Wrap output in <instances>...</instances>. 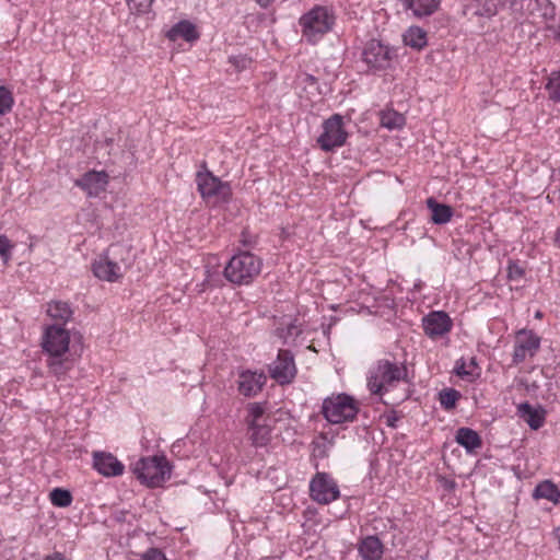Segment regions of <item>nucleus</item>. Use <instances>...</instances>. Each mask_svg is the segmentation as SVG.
<instances>
[{"label": "nucleus", "instance_id": "f3484780", "mask_svg": "<svg viewBox=\"0 0 560 560\" xmlns=\"http://www.w3.org/2000/svg\"><path fill=\"white\" fill-rule=\"evenodd\" d=\"M92 269L95 277L109 282L116 281L122 276L121 267L107 257L95 261Z\"/></svg>", "mask_w": 560, "mask_h": 560}, {"label": "nucleus", "instance_id": "c03bdc74", "mask_svg": "<svg viewBox=\"0 0 560 560\" xmlns=\"http://www.w3.org/2000/svg\"><path fill=\"white\" fill-rule=\"evenodd\" d=\"M255 1H256V3H257L259 7H261V8L266 9V8H268V7H269V5H270L275 0H255Z\"/></svg>", "mask_w": 560, "mask_h": 560}, {"label": "nucleus", "instance_id": "a18cd8bd", "mask_svg": "<svg viewBox=\"0 0 560 560\" xmlns=\"http://www.w3.org/2000/svg\"><path fill=\"white\" fill-rule=\"evenodd\" d=\"M396 420H397L396 416H388L387 420H386L387 425L392 427V428H395L396 427Z\"/></svg>", "mask_w": 560, "mask_h": 560}, {"label": "nucleus", "instance_id": "f8f14e48", "mask_svg": "<svg viewBox=\"0 0 560 560\" xmlns=\"http://www.w3.org/2000/svg\"><path fill=\"white\" fill-rule=\"evenodd\" d=\"M69 331L59 325L48 326L45 330L43 348L49 355L65 354L69 349Z\"/></svg>", "mask_w": 560, "mask_h": 560}, {"label": "nucleus", "instance_id": "412c9836", "mask_svg": "<svg viewBox=\"0 0 560 560\" xmlns=\"http://www.w3.org/2000/svg\"><path fill=\"white\" fill-rule=\"evenodd\" d=\"M47 314L56 322L54 325L62 327V325L71 319L73 311L67 302L52 301L48 304Z\"/></svg>", "mask_w": 560, "mask_h": 560}, {"label": "nucleus", "instance_id": "49530a36", "mask_svg": "<svg viewBox=\"0 0 560 560\" xmlns=\"http://www.w3.org/2000/svg\"><path fill=\"white\" fill-rule=\"evenodd\" d=\"M555 243L558 247H560V226L558 228V230L556 231V235H555Z\"/></svg>", "mask_w": 560, "mask_h": 560}, {"label": "nucleus", "instance_id": "c756f323", "mask_svg": "<svg viewBox=\"0 0 560 560\" xmlns=\"http://www.w3.org/2000/svg\"><path fill=\"white\" fill-rule=\"evenodd\" d=\"M478 369L475 358L470 359L469 364H466V362L463 359H459L456 361L455 365V373L462 377H475L478 376V373L476 370Z\"/></svg>", "mask_w": 560, "mask_h": 560}, {"label": "nucleus", "instance_id": "473e14b6", "mask_svg": "<svg viewBox=\"0 0 560 560\" xmlns=\"http://www.w3.org/2000/svg\"><path fill=\"white\" fill-rule=\"evenodd\" d=\"M381 122L387 129L400 128L405 125V117L396 112H387L382 115Z\"/></svg>", "mask_w": 560, "mask_h": 560}, {"label": "nucleus", "instance_id": "bb28decb", "mask_svg": "<svg viewBox=\"0 0 560 560\" xmlns=\"http://www.w3.org/2000/svg\"><path fill=\"white\" fill-rule=\"evenodd\" d=\"M534 497L558 503L560 499V490L551 481L545 480L536 486Z\"/></svg>", "mask_w": 560, "mask_h": 560}, {"label": "nucleus", "instance_id": "5701e85b", "mask_svg": "<svg viewBox=\"0 0 560 560\" xmlns=\"http://www.w3.org/2000/svg\"><path fill=\"white\" fill-rule=\"evenodd\" d=\"M455 440L459 445L465 447L467 452H472L482 444L479 434L469 428H459L456 431Z\"/></svg>", "mask_w": 560, "mask_h": 560}, {"label": "nucleus", "instance_id": "b1692460", "mask_svg": "<svg viewBox=\"0 0 560 560\" xmlns=\"http://www.w3.org/2000/svg\"><path fill=\"white\" fill-rule=\"evenodd\" d=\"M168 37L171 39L182 37L187 42H194L198 39L199 34L192 23L189 21H180L171 28Z\"/></svg>", "mask_w": 560, "mask_h": 560}, {"label": "nucleus", "instance_id": "4468645a", "mask_svg": "<svg viewBox=\"0 0 560 560\" xmlns=\"http://www.w3.org/2000/svg\"><path fill=\"white\" fill-rule=\"evenodd\" d=\"M452 328V320L445 312H431L423 318V329L431 338L445 335Z\"/></svg>", "mask_w": 560, "mask_h": 560}, {"label": "nucleus", "instance_id": "dca6fc26", "mask_svg": "<svg viewBox=\"0 0 560 560\" xmlns=\"http://www.w3.org/2000/svg\"><path fill=\"white\" fill-rule=\"evenodd\" d=\"M266 375L252 371H243L238 375V392L245 397L257 395L266 384Z\"/></svg>", "mask_w": 560, "mask_h": 560}, {"label": "nucleus", "instance_id": "9d476101", "mask_svg": "<svg viewBox=\"0 0 560 560\" xmlns=\"http://www.w3.org/2000/svg\"><path fill=\"white\" fill-rule=\"evenodd\" d=\"M268 371L270 377L278 384H290L298 372L293 353L290 350L280 349L277 359L269 364Z\"/></svg>", "mask_w": 560, "mask_h": 560}, {"label": "nucleus", "instance_id": "f03ea898", "mask_svg": "<svg viewBox=\"0 0 560 560\" xmlns=\"http://www.w3.org/2000/svg\"><path fill=\"white\" fill-rule=\"evenodd\" d=\"M262 261L249 252H241L234 255L224 268V277L236 285H247L261 271Z\"/></svg>", "mask_w": 560, "mask_h": 560}, {"label": "nucleus", "instance_id": "20e7f679", "mask_svg": "<svg viewBox=\"0 0 560 560\" xmlns=\"http://www.w3.org/2000/svg\"><path fill=\"white\" fill-rule=\"evenodd\" d=\"M334 23V15L327 8L320 5L314 7L299 20L302 35L312 44H315L324 34L328 33Z\"/></svg>", "mask_w": 560, "mask_h": 560}, {"label": "nucleus", "instance_id": "2eb2a0df", "mask_svg": "<svg viewBox=\"0 0 560 560\" xmlns=\"http://www.w3.org/2000/svg\"><path fill=\"white\" fill-rule=\"evenodd\" d=\"M74 184L85 190L90 197H96L106 189L108 175L105 172L90 171Z\"/></svg>", "mask_w": 560, "mask_h": 560}, {"label": "nucleus", "instance_id": "7c9ffc66", "mask_svg": "<svg viewBox=\"0 0 560 560\" xmlns=\"http://www.w3.org/2000/svg\"><path fill=\"white\" fill-rule=\"evenodd\" d=\"M439 395L441 406L446 410L453 409L456 401L460 398V393L454 388H445Z\"/></svg>", "mask_w": 560, "mask_h": 560}, {"label": "nucleus", "instance_id": "e433bc0d", "mask_svg": "<svg viewBox=\"0 0 560 560\" xmlns=\"http://www.w3.org/2000/svg\"><path fill=\"white\" fill-rule=\"evenodd\" d=\"M152 2L153 0H127L129 9L137 13L148 12Z\"/></svg>", "mask_w": 560, "mask_h": 560}, {"label": "nucleus", "instance_id": "f257e3e1", "mask_svg": "<svg viewBox=\"0 0 560 560\" xmlns=\"http://www.w3.org/2000/svg\"><path fill=\"white\" fill-rule=\"evenodd\" d=\"M407 376L406 365L380 360L369 371L368 387L372 394L383 395L398 383L407 382Z\"/></svg>", "mask_w": 560, "mask_h": 560}, {"label": "nucleus", "instance_id": "ddd939ff", "mask_svg": "<svg viewBox=\"0 0 560 560\" xmlns=\"http://www.w3.org/2000/svg\"><path fill=\"white\" fill-rule=\"evenodd\" d=\"M93 467L105 477H115L124 474L125 466L110 453L95 452Z\"/></svg>", "mask_w": 560, "mask_h": 560}, {"label": "nucleus", "instance_id": "6e6552de", "mask_svg": "<svg viewBox=\"0 0 560 560\" xmlns=\"http://www.w3.org/2000/svg\"><path fill=\"white\" fill-rule=\"evenodd\" d=\"M310 497L318 504H329L340 497V490L329 474L316 472L310 482Z\"/></svg>", "mask_w": 560, "mask_h": 560}, {"label": "nucleus", "instance_id": "cd10ccee", "mask_svg": "<svg viewBox=\"0 0 560 560\" xmlns=\"http://www.w3.org/2000/svg\"><path fill=\"white\" fill-rule=\"evenodd\" d=\"M250 440L255 446H265L270 440V428L266 423L250 424Z\"/></svg>", "mask_w": 560, "mask_h": 560}, {"label": "nucleus", "instance_id": "de8ad7c7", "mask_svg": "<svg viewBox=\"0 0 560 560\" xmlns=\"http://www.w3.org/2000/svg\"><path fill=\"white\" fill-rule=\"evenodd\" d=\"M540 316H541L540 312H537L536 317H540Z\"/></svg>", "mask_w": 560, "mask_h": 560}, {"label": "nucleus", "instance_id": "423d86ee", "mask_svg": "<svg viewBox=\"0 0 560 560\" xmlns=\"http://www.w3.org/2000/svg\"><path fill=\"white\" fill-rule=\"evenodd\" d=\"M196 183L201 197L213 205L225 202L231 197V187L226 182H222L211 172H198Z\"/></svg>", "mask_w": 560, "mask_h": 560}, {"label": "nucleus", "instance_id": "6ab92c4d", "mask_svg": "<svg viewBox=\"0 0 560 560\" xmlns=\"http://www.w3.org/2000/svg\"><path fill=\"white\" fill-rule=\"evenodd\" d=\"M518 416L533 430L540 429L546 419V411L541 407H534L529 402H523L517 407Z\"/></svg>", "mask_w": 560, "mask_h": 560}, {"label": "nucleus", "instance_id": "9b49d317", "mask_svg": "<svg viewBox=\"0 0 560 560\" xmlns=\"http://www.w3.org/2000/svg\"><path fill=\"white\" fill-rule=\"evenodd\" d=\"M540 348V338L533 331L521 329L516 332L513 364L517 365L524 362L527 358H533Z\"/></svg>", "mask_w": 560, "mask_h": 560}, {"label": "nucleus", "instance_id": "a878e982", "mask_svg": "<svg viewBox=\"0 0 560 560\" xmlns=\"http://www.w3.org/2000/svg\"><path fill=\"white\" fill-rule=\"evenodd\" d=\"M404 43L411 48L420 50L427 45V33L419 26H411L404 34Z\"/></svg>", "mask_w": 560, "mask_h": 560}, {"label": "nucleus", "instance_id": "39448f33", "mask_svg": "<svg viewBox=\"0 0 560 560\" xmlns=\"http://www.w3.org/2000/svg\"><path fill=\"white\" fill-rule=\"evenodd\" d=\"M133 474L144 485L158 487L171 475V468L164 456L143 457L132 468Z\"/></svg>", "mask_w": 560, "mask_h": 560}, {"label": "nucleus", "instance_id": "4be33fe9", "mask_svg": "<svg viewBox=\"0 0 560 560\" xmlns=\"http://www.w3.org/2000/svg\"><path fill=\"white\" fill-rule=\"evenodd\" d=\"M427 206L431 210V220L435 224H445L453 217V208L451 206L439 203L434 198L427 200Z\"/></svg>", "mask_w": 560, "mask_h": 560}, {"label": "nucleus", "instance_id": "0eeeda50", "mask_svg": "<svg viewBox=\"0 0 560 560\" xmlns=\"http://www.w3.org/2000/svg\"><path fill=\"white\" fill-rule=\"evenodd\" d=\"M396 51L380 40L368 42L362 50V60L372 71H382L390 68Z\"/></svg>", "mask_w": 560, "mask_h": 560}, {"label": "nucleus", "instance_id": "aec40b11", "mask_svg": "<svg viewBox=\"0 0 560 560\" xmlns=\"http://www.w3.org/2000/svg\"><path fill=\"white\" fill-rule=\"evenodd\" d=\"M359 552L364 560H380L383 555V544L377 536H368L360 542Z\"/></svg>", "mask_w": 560, "mask_h": 560}, {"label": "nucleus", "instance_id": "c9c22d12", "mask_svg": "<svg viewBox=\"0 0 560 560\" xmlns=\"http://www.w3.org/2000/svg\"><path fill=\"white\" fill-rule=\"evenodd\" d=\"M276 332L279 338L287 342L289 338L299 336L301 329L294 323H290L285 327L277 328Z\"/></svg>", "mask_w": 560, "mask_h": 560}, {"label": "nucleus", "instance_id": "7ed1b4c3", "mask_svg": "<svg viewBox=\"0 0 560 560\" xmlns=\"http://www.w3.org/2000/svg\"><path fill=\"white\" fill-rule=\"evenodd\" d=\"M358 412V401L345 393L325 398L322 406L324 418L332 424L352 422Z\"/></svg>", "mask_w": 560, "mask_h": 560}, {"label": "nucleus", "instance_id": "ea45409f", "mask_svg": "<svg viewBox=\"0 0 560 560\" xmlns=\"http://www.w3.org/2000/svg\"><path fill=\"white\" fill-rule=\"evenodd\" d=\"M230 61L238 69H246L247 66L252 62V60L245 56H233L230 58Z\"/></svg>", "mask_w": 560, "mask_h": 560}, {"label": "nucleus", "instance_id": "37998d69", "mask_svg": "<svg viewBox=\"0 0 560 560\" xmlns=\"http://www.w3.org/2000/svg\"><path fill=\"white\" fill-rule=\"evenodd\" d=\"M306 84L308 85H314L317 83V79L312 75V74H304V80H303Z\"/></svg>", "mask_w": 560, "mask_h": 560}, {"label": "nucleus", "instance_id": "1a4fd4ad", "mask_svg": "<svg viewBox=\"0 0 560 560\" xmlns=\"http://www.w3.org/2000/svg\"><path fill=\"white\" fill-rule=\"evenodd\" d=\"M346 139L347 132L343 129L342 117L335 114L324 121L323 133L318 137L317 142L324 151L328 152L343 145Z\"/></svg>", "mask_w": 560, "mask_h": 560}, {"label": "nucleus", "instance_id": "2f4dec72", "mask_svg": "<svg viewBox=\"0 0 560 560\" xmlns=\"http://www.w3.org/2000/svg\"><path fill=\"white\" fill-rule=\"evenodd\" d=\"M546 90L551 101L560 102V70L550 74Z\"/></svg>", "mask_w": 560, "mask_h": 560}, {"label": "nucleus", "instance_id": "a19ab883", "mask_svg": "<svg viewBox=\"0 0 560 560\" xmlns=\"http://www.w3.org/2000/svg\"><path fill=\"white\" fill-rule=\"evenodd\" d=\"M544 18L551 19V20L555 18V7L551 3L546 5L545 12H544Z\"/></svg>", "mask_w": 560, "mask_h": 560}, {"label": "nucleus", "instance_id": "4c0bfd02", "mask_svg": "<svg viewBox=\"0 0 560 560\" xmlns=\"http://www.w3.org/2000/svg\"><path fill=\"white\" fill-rule=\"evenodd\" d=\"M13 245L10 243L9 238L4 235H0V256L8 260L11 256V249Z\"/></svg>", "mask_w": 560, "mask_h": 560}, {"label": "nucleus", "instance_id": "c85d7f7f", "mask_svg": "<svg viewBox=\"0 0 560 560\" xmlns=\"http://www.w3.org/2000/svg\"><path fill=\"white\" fill-rule=\"evenodd\" d=\"M50 501L55 506L67 508L72 503V494L69 490L55 488L49 494Z\"/></svg>", "mask_w": 560, "mask_h": 560}, {"label": "nucleus", "instance_id": "58836bf2", "mask_svg": "<svg viewBox=\"0 0 560 560\" xmlns=\"http://www.w3.org/2000/svg\"><path fill=\"white\" fill-rule=\"evenodd\" d=\"M524 276V270L517 264L511 262L508 267V277L510 280H517Z\"/></svg>", "mask_w": 560, "mask_h": 560}, {"label": "nucleus", "instance_id": "f704fd0d", "mask_svg": "<svg viewBox=\"0 0 560 560\" xmlns=\"http://www.w3.org/2000/svg\"><path fill=\"white\" fill-rule=\"evenodd\" d=\"M265 413V407L261 404L254 402L248 405V416H247V423L256 424L261 423L260 420L262 419Z\"/></svg>", "mask_w": 560, "mask_h": 560}, {"label": "nucleus", "instance_id": "79ce46f5", "mask_svg": "<svg viewBox=\"0 0 560 560\" xmlns=\"http://www.w3.org/2000/svg\"><path fill=\"white\" fill-rule=\"evenodd\" d=\"M45 560H69V559L66 558V556L63 553L56 551V552L47 556L45 558Z\"/></svg>", "mask_w": 560, "mask_h": 560}, {"label": "nucleus", "instance_id": "a211bd4d", "mask_svg": "<svg viewBox=\"0 0 560 560\" xmlns=\"http://www.w3.org/2000/svg\"><path fill=\"white\" fill-rule=\"evenodd\" d=\"M406 11H411L418 19L432 15L440 5L441 0H399Z\"/></svg>", "mask_w": 560, "mask_h": 560}, {"label": "nucleus", "instance_id": "72a5a7b5", "mask_svg": "<svg viewBox=\"0 0 560 560\" xmlns=\"http://www.w3.org/2000/svg\"><path fill=\"white\" fill-rule=\"evenodd\" d=\"M14 100L11 91L5 86H0V115H5L12 109Z\"/></svg>", "mask_w": 560, "mask_h": 560}, {"label": "nucleus", "instance_id": "393cba45", "mask_svg": "<svg viewBox=\"0 0 560 560\" xmlns=\"http://www.w3.org/2000/svg\"><path fill=\"white\" fill-rule=\"evenodd\" d=\"M63 354L50 355L48 368L58 380L63 378L66 374L73 368V360L62 358Z\"/></svg>", "mask_w": 560, "mask_h": 560}]
</instances>
